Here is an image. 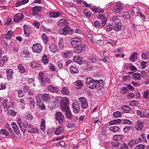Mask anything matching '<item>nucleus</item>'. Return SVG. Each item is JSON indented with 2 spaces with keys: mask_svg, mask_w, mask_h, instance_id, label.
Wrapping results in <instances>:
<instances>
[{
  "mask_svg": "<svg viewBox=\"0 0 149 149\" xmlns=\"http://www.w3.org/2000/svg\"><path fill=\"white\" fill-rule=\"evenodd\" d=\"M71 45L73 47L76 48L75 52L79 53L83 51L85 49V46L81 45V40L78 37L72 38L70 40Z\"/></svg>",
  "mask_w": 149,
  "mask_h": 149,
  "instance_id": "1",
  "label": "nucleus"
},
{
  "mask_svg": "<svg viewBox=\"0 0 149 149\" xmlns=\"http://www.w3.org/2000/svg\"><path fill=\"white\" fill-rule=\"evenodd\" d=\"M62 111L65 112L69 110L68 100L65 98H62L61 102Z\"/></svg>",
  "mask_w": 149,
  "mask_h": 149,
  "instance_id": "2",
  "label": "nucleus"
},
{
  "mask_svg": "<svg viewBox=\"0 0 149 149\" xmlns=\"http://www.w3.org/2000/svg\"><path fill=\"white\" fill-rule=\"evenodd\" d=\"M97 80L93 79L91 77L86 79V83L87 86L91 89H94L96 87V84Z\"/></svg>",
  "mask_w": 149,
  "mask_h": 149,
  "instance_id": "3",
  "label": "nucleus"
},
{
  "mask_svg": "<svg viewBox=\"0 0 149 149\" xmlns=\"http://www.w3.org/2000/svg\"><path fill=\"white\" fill-rule=\"evenodd\" d=\"M59 33L64 35H66L68 34H72L73 33V30L68 27H65L64 28H62L59 31Z\"/></svg>",
  "mask_w": 149,
  "mask_h": 149,
  "instance_id": "4",
  "label": "nucleus"
},
{
  "mask_svg": "<svg viewBox=\"0 0 149 149\" xmlns=\"http://www.w3.org/2000/svg\"><path fill=\"white\" fill-rule=\"evenodd\" d=\"M32 52L38 54H40L42 50V47L41 45L39 43L33 44L32 47Z\"/></svg>",
  "mask_w": 149,
  "mask_h": 149,
  "instance_id": "5",
  "label": "nucleus"
},
{
  "mask_svg": "<svg viewBox=\"0 0 149 149\" xmlns=\"http://www.w3.org/2000/svg\"><path fill=\"white\" fill-rule=\"evenodd\" d=\"M27 129L28 132L31 134L38 133L39 132L38 128L35 127L30 123L27 126Z\"/></svg>",
  "mask_w": 149,
  "mask_h": 149,
  "instance_id": "6",
  "label": "nucleus"
},
{
  "mask_svg": "<svg viewBox=\"0 0 149 149\" xmlns=\"http://www.w3.org/2000/svg\"><path fill=\"white\" fill-rule=\"evenodd\" d=\"M55 116L56 119L58 120V122L59 124L63 123L64 120L65 118L61 112H56L55 114Z\"/></svg>",
  "mask_w": 149,
  "mask_h": 149,
  "instance_id": "7",
  "label": "nucleus"
},
{
  "mask_svg": "<svg viewBox=\"0 0 149 149\" xmlns=\"http://www.w3.org/2000/svg\"><path fill=\"white\" fill-rule=\"evenodd\" d=\"M18 123L21 130L23 132H25L26 131V129H27V126L29 124L26 122L24 123L21 122V120H18Z\"/></svg>",
  "mask_w": 149,
  "mask_h": 149,
  "instance_id": "8",
  "label": "nucleus"
},
{
  "mask_svg": "<svg viewBox=\"0 0 149 149\" xmlns=\"http://www.w3.org/2000/svg\"><path fill=\"white\" fill-rule=\"evenodd\" d=\"M72 108L73 112L76 113H79L80 111V106L79 104L77 102L75 101L73 102Z\"/></svg>",
  "mask_w": 149,
  "mask_h": 149,
  "instance_id": "9",
  "label": "nucleus"
},
{
  "mask_svg": "<svg viewBox=\"0 0 149 149\" xmlns=\"http://www.w3.org/2000/svg\"><path fill=\"white\" fill-rule=\"evenodd\" d=\"M81 102V106L83 109H86L88 107L87 99L84 97H83L79 98Z\"/></svg>",
  "mask_w": 149,
  "mask_h": 149,
  "instance_id": "10",
  "label": "nucleus"
},
{
  "mask_svg": "<svg viewBox=\"0 0 149 149\" xmlns=\"http://www.w3.org/2000/svg\"><path fill=\"white\" fill-rule=\"evenodd\" d=\"M49 48L51 52L53 54H58L59 53V50L57 47L54 44H50Z\"/></svg>",
  "mask_w": 149,
  "mask_h": 149,
  "instance_id": "11",
  "label": "nucleus"
},
{
  "mask_svg": "<svg viewBox=\"0 0 149 149\" xmlns=\"http://www.w3.org/2000/svg\"><path fill=\"white\" fill-rule=\"evenodd\" d=\"M113 29L115 31L118 32L121 30L122 24L120 22L118 21L117 23L113 22Z\"/></svg>",
  "mask_w": 149,
  "mask_h": 149,
  "instance_id": "12",
  "label": "nucleus"
},
{
  "mask_svg": "<svg viewBox=\"0 0 149 149\" xmlns=\"http://www.w3.org/2000/svg\"><path fill=\"white\" fill-rule=\"evenodd\" d=\"M104 82L102 80H100L99 81L97 80L96 84V87L97 90H100L103 88Z\"/></svg>",
  "mask_w": 149,
  "mask_h": 149,
  "instance_id": "13",
  "label": "nucleus"
},
{
  "mask_svg": "<svg viewBox=\"0 0 149 149\" xmlns=\"http://www.w3.org/2000/svg\"><path fill=\"white\" fill-rule=\"evenodd\" d=\"M42 7L40 6H36L32 8L33 15H36L41 10Z\"/></svg>",
  "mask_w": 149,
  "mask_h": 149,
  "instance_id": "14",
  "label": "nucleus"
},
{
  "mask_svg": "<svg viewBox=\"0 0 149 149\" xmlns=\"http://www.w3.org/2000/svg\"><path fill=\"white\" fill-rule=\"evenodd\" d=\"M24 15L22 13L17 14L14 17L13 20L15 22H18L22 19Z\"/></svg>",
  "mask_w": 149,
  "mask_h": 149,
  "instance_id": "15",
  "label": "nucleus"
},
{
  "mask_svg": "<svg viewBox=\"0 0 149 149\" xmlns=\"http://www.w3.org/2000/svg\"><path fill=\"white\" fill-rule=\"evenodd\" d=\"M97 18L98 19L102 20V26H104L107 22V18L103 15H97Z\"/></svg>",
  "mask_w": 149,
  "mask_h": 149,
  "instance_id": "16",
  "label": "nucleus"
},
{
  "mask_svg": "<svg viewBox=\"0 0 149 149\" xmlns=\"http://www.w3.org/2000/svg\"><path fill=\"white\" fill-rule=\"evenodd\" d=\"M143 122L141 120H138L136 123L135 128L139 131H141L143 127Z\"/></svg>",
  "mask_w": 149,
  "mask_h": 149,
  "instance_id": "17",
  "label": "nucleus"
},
{
  "mask_svg": "<svg viewBox=\"0 0 149 149\" xmlns=\"http://www.w3.org/2000/svg\"><path fill=\"white\" fill-rule=\"evenodd\" d=\"M70 72L72 74L77 73L79 72V70L77 66L72 65L69 67Z\"/></svg>",
  "mask_w": 149,
  "mask_h": 149,
  "instance_id": "18",
  "label": "nucleus"
},
{
  "mask_svg": "<svg viewBox=\"0 0 149 149\" xmlns=\"http://www.w3.org/2000/svg\"><path fill=\"white\" fill-rule=\"evenodd\" d=\"M11 125L15 133L16 134L18 135L20 134V131L17 124L15 122H13Z\"/></svg>",
  "mask_w": 149,
  "mask_h": 149,
  "instance_id": "19",
  "label": "nucleus"
},
{
  "mask_svg": "<svg viewBox=\"0 0 149 149\" xmlns=\"http://www.w3.org/2000/svg\"><path fill=\"white\" fill-rule=\"evenodd\" d=\"M45 73L42 72H40L39 73L38 79L40 81V83L41 85L43 86L44 85V80L45 78L44 77Z\"/></svg>",
  "mask_w": 149,
  "mask_h": 149,
  "instance_id": "20",
  "label": "nucleus"
},
{
  "mask_svg": "<svg viewBox=\"0 0 149 149\" xmlns=\"http://www.w3.org/2000/svg\"><path fill=\"white\" fill-rule=\"evenodd\" d=\"M73 60L74 62L79 65L82 64L83 63L82 58L78 55L75 56L74 57Z\"/></svg>",
  "mask_w": 149,
  "mask_h": 149,
  "instance_id": "21",
  "label": "nucleus"
},
{
  "mask_svg": "<svg viewBox=\"0 0 149 149\" xmlns=\"http://www.w3.org/2000/svg\"><path fill=\"white\" fill-rule=\"evenodd\" d=\"M58 24L60 26H66L68 24V23L67 20L64 19H62L58 22Z\"/></svg>",
  "mask_w": 149,
  "mask_h": 149,
  "instance_id": "22",
  "label": "nucleus"
},
{
  "mask_svg": "<svg viewBox=\"0 0 149 149\" xmlns=\"http://www.w3.org/2000/svg\"><path fill=\"white\" fill-rule=\"evenodd\" d=\"M61 15L59 12H50L49 13V17L50 18H57Z\"/></svg>",
  "mask_w": 149,
  "mask_h": 149,
  "instance_id": "23",
  "label": "nucleus"
},
{
  "mask_svg": "<svg viewBox=\"0 0 149 149\" xmlns=\"http://www.w3.org/2000/svg\"><path fill=\"white\" fill-rule=\"evenodd\" d=\"M36 104L37 106L38 107L39 109L41 110H44L45 108L44 104L43 102L41 100H38Z\"/></svg>",
  "mask_w": 149,
  "mask_h": 149,
  "instance_id": "24",
  "label": "nucleus"
},
{
  "mask_svg": "<svg viewBox=\"0 0 149 149\" xmlns=\"http://www.w3.org/2000/svg\"><path fill=\"white\" fill-rule=\"evenodd\" d=\"M123 7L119 3H118L116 7L113 9V11L116 13H118L121 11L122 10Z\"/></svg>",
  "mask_w": 149,
  "mask_h": 149,
  "instance_id": "25",
  "label": "nucleus"
},
{
  "mask_svg": "<svg viewBox=\"0 0 149 149\" xmlns=\"http://www.w3.org/2000/svg\"><path fill=\"white\" fill-rule=\"evenodd\" d=\"M48 89L49 91L52 92L57 93L59 91V89L51 85H49L48 87Z\"/></svg>",
  "mask_w": 149,
  "mask_h": 149,
  "instance_id": "26",
  "label": "nucleus"
},
{
  "mask_svg": "<svg viewBox=\"0 0 149 149\" xmlns=\"http://www.w3.org/2000/svg\"><path fill=\"white\" fill-rule=\"evenodd\" d=\"M124 136L122 135H115L113 137V139L116 141H121L124 138Z\"/></svg>",
  "mask_w": 149,
  "mask_h": 149,
  "instance_id": "27",
  "label": "nucleus"
},
{
  "mask_svg": "<svg viewBox=\"0 0 149 149\" xmlns=\"http://www.w3.org/2000/svg\"><path fill=\"white\" fill-rule=\"evenodd\" d=\"M14 34V32L11 30H9L6 34L5 37L7 40H10Z\"/></svg>",
  "mask_w": 149,
  "mask_h": 149,
  "instance_id": "28",
  "label": "nucleus"
},
{
  "mask_svg": "<svg viewBox=\"0 0 149 149\" xmlns=\"http://www.w3.org/2000/svg\"><path fill=\"white\" fill-rule=\"evenodd\" d=\"M137 52H133L131 55L130 58V60L133 62L136 61L137 59Z\"/></svg>",
  "mask_w": 149,
  "mask_h": 149,
  "instance_id": "29",
  "label": "nucleus"
},
{
  "mask_svg": "<svg viewBox=\"0 0 149 149\" xmlns=\"http://www.w3.org/2000/svg\"><path fill=\"white\" fill-rule=\"evenodd\" d=\"M132 78L135 80H140L141 79V75L139 73L136 72L132 75Z\"/></svg>",
  "mask_w": 149,
  "mask_h": 149,
  "instance_id": "30",
  "label": "nucleus"
},
{
  "mask_svg": "<svg viewBox=\"0 0 149 149\" xmlns=\"http://www.w3.org/2000/svg\"><path fill=\"white\" fill-rule=\"evenodd\" d=\"M29 53L28 51H22L20 53L21 56L23 58L28 57L29 56Z\"/></svg>",
  "mask_w": 149,
  "mask_h": 149,
  "instance_id": "31",
  "label": "nucleus"
},
{
  "mask_svg": "<svg viewBox=\"0 0 149 149\" xmlns=\"http://www.w3.org/2000/svg\"><path fill=\"white\" fill-rule=\"evenodd\" d=\"M63 131L64 130L63 127H59L56 130L55 133L56 135H58L63 133Z\"/></svg>",
  "mask_w": 149,
  "mask_h": 149,
  "instance_id": "32",
  "label": "nucleus"
},
{
  "mask_svg": "<svg viewBox=\"0 0 149 149\" xmlns=\"http://www.w3.org/2000/svg\"><path fill=\"white\" fill-rule=\"evenodd\" d=\"M7 76L8 78L11 79L12 77L13 72L11 69H7L6 71Z\"/></svg>",
  "mask_w": 149,
  "mask_h": 149,
  "instance_id": "33",
  "label": "nucleus"
},
{
  "mask_svg": "<svg viewBox=\"0 0 149 149\" xmlns=\"http://www.w3.org/2000/svg\"><path fill=\"white\" fill-rule=\"evenodd\" d=\"M143 97L147 100L149 99V90L147 89L143 92Z\"/></svg>",
  "mask_w": 149,
  "mask_h": 149,
  "instance_id": "34",
  "label": "nucleus"
},
{
  "mask_svg": "<svg viewBox=\"0 0 149 149\" xmlns=\"http://www.w3.org/2000/svg\"><path fill=\"white\" fill-rule=\"evenodd\" d=\"M120 130L119 127L117 126H114L111 127L109 130L113 132L116 133L119 131Z\"/></svg>",
  "mask_w": 149,
  "mask_h": 149,
  "instance_id": "35",
  "label": "nucleus"
},
{
  "mask_svg": "<svg viewBox=\"0 0 149 149\" xmlns=\"http://www.w3.org/2000/svg\"><path fill=\"white\" fill-rule=\"evenodd\" d=\"M45 120L43 119H42L41 121V124L40 125V129L42 131H44L45 129Z\"/></svg>",
  "mask_w": 149,
  "mask_h": 149,
  "instance_id": "36",
  "label": "nucleus"
},
{
  "mask_svg": "<svg viewBox=\"0 0 149 149\" xmlns=\"http://www.w3.org/2000/svg\"><path fill=\"white\" fill-rule=\"evenodd\" d=\"M58 45L59 46V48L61 49H63L64 47V44L63 40L62 38H60L58 42Z\"/></svg>",
  "mask_w": 149,
  "mask_h": 149,
  "instance_id": "37",
  "label": "nucleus"
},
{
  "mask_svg": "<svg viewBox=\"0 0 149 149\" xmlns=\"http://www.w3.org/2000/svg\"><path fill=\"white\" fill-rule=\"evenodd\" d=\"M42 61L44 64H47L49 62V60L47 58V55L44 54L42 57Z\"/></svg>",
  "mask_w": 149,
  "mask_h": 149,
  "instance_id": "38",
  "label": "nucleus"
},
{
  "mask_svg": "<svg viewBox=\"0 0 149 149\" xmlns=\"http://www.w3.org/2000/svg\"><path fill=\"white\" fill-rule=\"evenodd\" d=\"M50 95L49 94L44 93L42 95V98L45 102L48 101L50 99Z\"/></svg>",
  "mask_w": 149,
  "mask_h": 149,
  "instance_id": "39",
  "label": "nucleus"
},
{
  "mask_svg": "<svg viewBox=\"0 0 149 149\" xmlns=\"http://www.w3.org/2000/svg\"><path fill=\"white\" fill-rule=\"evenodd\" d=\"M72 52L70 51L64 53L63 56L65 58H70L72 56Z\"/></svg>",
  "mask_w": 149,
  "mask_h": 149,
  "instance_id": "40",
  "label": "nucleus"
},
{
  "mask_svg": "<svg viewBox=\"0 0 149 149\" xmlns=\"http://www.w3.org/2000/svg\"><path fill=\"white\" fill-rule=\"evenodd\" d=\"M83 85V84L81 80L76 81L75 85L76 88L79 89H80L82 87Z\"/></svg>",
  "mask_w": 149,
  "mask_h": 149,
  "instance_id": "41",
  "label": "nucleus"
},
{
  "mask_svg": "<svg viewBox=\"0 0 149 149\" xmlns=\"http://www.w3.org/2000/svg\"><path fill=\"white\" fill-rule=\"evenodd\" d=\"M65 112L66 118L69 120H71L72 118V116L70 110Z\"/></svg>",
  "mask_w": 149,
  "mask_h": 149,
  "instance_id": "42",
  "label": "nucleus"
},
{
  "mask_svg": "<svg viewBox=\"0 0 149 149\" xmlns=\"http://www.w3.org/2000/svg\"><path fill=\"white\" fill-rule=\"evenodd\" d=\"M61 93L63 95H67L69 93L68 88L66 87H63L61 91Z\"/></svg>",
  "mask_w": 149,
  "mask_h": 149,
  "instance_id": "43",
  "label": "nucleus"
},
{
  "mask_svg": "<svg viewBox=\"0 0 149 149\" xmlns=\"http://www.w3.org/2000/svg\"><path fill=\"white\" fill-rule=\"evenodd\" d=\"M28 26L26 25H24V33L26 37H28L30 36V33L27 30L28 29Z\"/></svg>",
  "mask_w": 149,
  "mask_h": 149,
  "instance_id": "44",
  "label": "nucleus"
},
{
  "mask_svg": "<svg viewBox=\"0 0 149 149\" xmlns=\"http://www.w3.org/2000/svg\"><path fill=\"white\" fill-rule=\"evenodd\" d=\"M133 129V127L132 126H126L125 127L123 128V131L125 133H127L130 130H132Z\"/></svg>",
  "mask_w": 149,
  "mask_h": 149,
  "instance_id": "45",
  "label": "nucleus"
},
{
  "mask_svg": "<svg viewBox=\"0 0 149 149\" xmlns=\"http://www.w3.org/2000/svg\"><path fill=\"white\" fill-rule=\"evenodd\" d=\"M29 104L30 105V107L32 108L35 105L36 102L34 101V100L32 98L29 97Z\"/></svg>",
  "mask_w": 149,
  "mask_h": 149,
  "instance_id": "46",
  "label": "nucleus"
},
{
  "mask_svg": "<svg viewBox=\"0 0 149 149\" xmlns=\"http://www.w3.org/2000/svg\"><path fill=\"white\" fill-rule=\"evenodd\" d=\"M122 109L124 112L127 113L130 109V107L128 106L124 105L122 107Z\"/></svg>",
  "mask_w": 149,
  "mask_h": 149,
  "instance_id": "47",
  "label": "nucleus"
},
{
  "mask_svg": "<svg viewBox=\"0 0 149 149\" xmlns=\"http://www.w3.org/2000/svg\"><path fill=\"white\" fill-rule=\"evenodd\" d=\"M42 39L45 44L47 43L48 37L46 34L45 33H43L42 36Z\"/></svg>",
  "mask_w": 149,
  "mask_h": 149,
  "instance_id": "48",
  "label": "nucleus"
},
{
  "mask_svg": "<svg viewBox=\"0 0 149 149\" xmlns=\"http://www.w3.org/2000/svg\"><path fill=\"white\" fill-rule=\"evenodd\" d=\"M8 101L7 100L5 99L3 101L2 104L3 108L5 109H8L9 107L8 106Z\"/></svg>",
  "mask_w": 149,
  "mask_h": 149,
  "instance_id": "49",
  "label": "nucleus"
},
{
  "mask_svg": "<svg viewBox=\"0 0 149 149\" xmlns=\"http://www.w3.org/2000/svg\"><path fill=\"white\" fill-rule=\"evenodd\" d=\"M113 29V25L110 23H109L107 25L106 31H110Z\"/></svg>",
  "mask_w": 149,
  "mask_h": 149,
  "instance_id": "50",
  "label": "nucleus"
},
{
  "mask_svg": "<svg viewBox=\"0 0 149 149\" xmlns=\"http://www.w3.org/2000/svg\"><path fill=\"white\" fill-rule=\"evenodd\" d=\"M19 70L22 73H24L26 72V69L22 66L21 64H19L18 65Z\"/></svg>",
  "mask_w": 149,
  "mask_h": 149,
  "instance_id": "51",
  "label": "nucleus"
},
{
  "mask_svg": "<svg viewBox=\"0 0 149 149\" xmlns=\"http://www.w3.org/2000/svg\"><path fill=\"white\" fill-rule=\"evenodd\" d=\"M143 113L142 118H147L149 116V111L146 110L143 111Z\"/></svg>",
  "mask_w": 149,
  "mask_h": 149,
  "instance_id": "52",
  "label": "nucleus"
},
{
  "mask_svg": "<svg viewBox=\"0 0 149 149\" xmlns=\"http://www.w3.org/2000/svg\"><path fill=\"white\" fill-rule=\"evenodd\" d=\"M0 133L2 134H4L5 136H8L9 134L8 132L5 129H1L0 131Z\"/></svg>",
  "mask_w": 149,
  "mask_h": 149,
  "instance_id": "53",
  "label": "nucleus"
},
{
  "mask_svg": "<svg viewBox=\"0 0 149 149\" xmlns=\"http://www.w3.org/2000/svg\"><path fill=\"white\" fill-rule=\"evenodd\" d=\"M84 13L86 16L88 17H90L91 16V13L87 9H85L84 10Z\"/></svg>",
  "mask_w": 149,
  "mask_h": 149,
  "instance_id": "54",
  "label": "nucleus"
},
{
  "mask_svg": "<svg viewBox=\"0 0 149 149\" xmlns=\"http://www.w3.org/2000/svg\"><path fill=\"white\" fill-rule=\"evenodd\" d=\"M25 118L28 120H31L33 118V116L30 113H26L25 115Z\"/></svg>",
  "mask_w": 149,
  "mask_h": 149,
  "instance_id": "55",
  "label": "nucleus"
},
{
  "mask_svg": "<svg viewBox=\"0 0 149 149\" xmlns=\"http://www.w3.org/2000/svg\"><path fill=\"white\" fill-rule=\"evenodd\" d=\"M122 114V113L119 111H117L113 113V116L116 118L120 117Z\"/></svg>",
  "mask_w": 149,
  "mask_h": 149,
  "instance_id": "56",
  "label": "nucleus"
},
{
  "mask_svg": "<svg viewBox=\"0 0 149 149\" xmlns=\"http://www.w3.org/2000/svg\"><path fill=\"white\" fill-rule=\"evenodd\" d=\"M111 21L114 22V23H117L119 21V19L118 18V16H113L111 19Z\"/></svg>",
  "mask_w": 149,
  "mask_h": 149,
  "instance_id": "57",
  "label": "nucleus"
},
{
  "mask_svg": "<svg viewBox=\"0 0 149 149\" xmlns=\"http://www.w3.org/2000/svg\"><path fill=\"white\" fill-rule=\"evenodd\" d=\"M121 123L123 124H126L130 125L131 124V122L129 120L127 119H125L122 120Z\"/></svg>",
  "mask_w": 149,
  "mask_h": 149,
  "instance_id": "58",
  "label": "nucleus"
},
{
  "mask_svg": "<svg viewBox=\"0 0 149 149\" xmlns=\"http://www.w3.org/2000/svg\"><path fill=\"white\" fill-rule=\"evenodd\" d=\"M133 142L135 143V144L140 143L142 141V139L141 138H136L135 139L132 140Z\"/></svg>",
  "mask_w": 149,
  "mask_h": 149,
  "instance_id": "59",
  "label": "nucleus"
},
{
  "mask_svg": "<svg viewBox=\"0 0 149 149\" xmlns=\"http://www.w3.org/2000/svg\"><path fill=\"white\" fill-rule=\"evenodd\" d=\"M8 113L10 115L15 116L16 114V112L13 110L10 109L8 111Z\"/></svg>",
  "mask_w": 149,
  "mask_h": 149,
  "instance_id": "60",
  "label": "nucleus"
},
{
  "mask_svg": "<svg viewBox=\"0 0 149 149\" xmlns=\"http://www.w3.org/2000/svg\"><path fill=\"white\" fill-rule=\"evenodd\" d=\"M145 147L144 145L140 144L137 145L135 147L136 149H144Z\"/></svg>",
  "mask_w": 149,
  "mask_h": 149,
  "instance_id": "61",
  "label": "nucleus"
},
{
  "mask_svg": "<svg viewBox=\"0 0 149 149\" xmlns=\"http://www.w3.org/2000/svg\"><path fill=\"white\" fill-rule=\"evenodd\" d=\"M138 104V102L136 100H132L130 102L129 105L131 107L134 106Z\"/></svg>",
  "mask_w": 149,
  "mask_h": 149,
  "instance_id": "62",
  "label": "nucleus"
},
{
  "mask_svg": "<svg viewBox=\"0 0 149 149\" xmlns=\"http://www.w3.org/2000/svg\"><path fill=\"white\" fill-rule=\"evenodd\" d=\"M148 52H146L142 53L141 57L143 60H145L147 59V56L148 55Z\"/></svg>",
  "mask_w": 149,
  "mask_h": 149,
  "instance_id": "63",
  "label": "nucleus"
},
{
  "mask_svg": "<svg viewBox=\"0 0 149 149\" xmlns=\"http://www.w3.org/2000/svg\"><path fill=\"white\" fill-rule=\"evenodd\" d=\"M30 65L33 68H34L38 67V64L36 61H33L31 62Z\"/></svg>",
  "mask_w": 149,
  "mask_h": 149,
  "instance_id": "64",
  "label": "nucleus"
}]
</instances>
